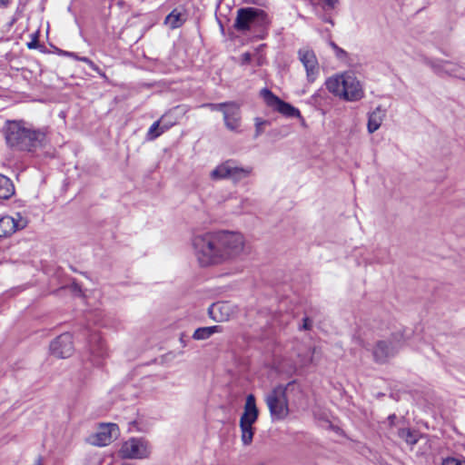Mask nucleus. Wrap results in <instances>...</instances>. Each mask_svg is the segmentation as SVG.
Listing matches in <instances>:
<instances>
[{"instance_id": "obj_1", "label": "nucleus", "mask_w": 465, "mask_h": 465, "mask_svg": "<svg viewBox=\"0 0 465 465\" xmlns=\"http://www.w3.org/2000/svg\"><path fill=\"white\" fill-rule=\"evenodd\" d=\"M5 143L15 151L35 153L47 144L45 129H35L24 120H7L3 127Z\"/></svg>"}, {"instance_id": "obj_2", "label": "nucleus", "mask_w": 465, "mask_h": 465, "mask_svg": "<svg viewBox=\"0 0 465 465\" xmlns=\"http://www.w3.org/2000/svg\"><path fill=\"white\" fill-rule=\"evenodd\" d=\"M193 255L202 267L221 264L216 232L197 234L192 239Z\"/></svg>"}, {"instance_id": "obj_3", "label": "nucleus", "mask_w": 465, "mask_h": 465, "mask_svg": "<svg viewBox=\"0 0 465 465\" xmlns=\"http://www.w3.org/2000/svg\"><path fill=\"white\" fill-rule=\"evenodd\" d=\"M325 84L329 92L347 101H359L364 95L360 82L351 72L330 77Z\"/></svg>"}, {"instance_id": "obj_4", "label": "nucleus", "mask_w": 465, "mask_h": 465, "mask_svg": "<svg viewBox=\"0 0 465 465\" xmlns=\"http://www.w3.org/2000/svg\"><path fill=\"white\" fill-rule=\"evenodd\" d=\"M264 10L255 7H242L237 10L233 27L238 32H247L252 28H265L269 25Z\"/></svg>"}, {"instance_id": "obj_5", "label": "nucleus", "mask_w": 465, "mask_h": 465, "mask_svg": "<svg viewBox=\"0 0 465 465\" xmlns=\"http://www.w3.org/2000/svg\"><path fill=\"white\" fill-rule=\"evenodd\" d=\"M221 262L233 260L241 255L244 249L242 234L230 231L216 232Z\"/></svg>"}, {"instance_id": "obj_6", "label": "nucleus", "mask_w": 465, "mask_h": 465, "mask_svg": "<svg viewBox=\"0 0 465 465\" xmlns=\"http://www.w3.org/2000/svg\"><path fill=\"white\" fill-rule=\"evenodd\" d=\"M404 341L405 336L401 331L391 333L386 340L378 341L372 350L374 361L380 364L386 363L398 353Z\"/></svg>"}, {"instance_id": "obj_7", "label": "nucleus", "mask_w": 465, "mask_h": 465, "mask_svg": "<svg viewBox=\"0 0 465 465\" xmlns=\"http://www.w3.org/2000/svg\"><path fill=\"white\" fill-rule=\"evenodd\" d=\"M287 388L279 385L265 396V402L273 420H284L289 414Z\"/></svg>"}, {"instance_id": "obj_8", "label": "nucleus", "mask_w": 465, "mask_h": 465, "mask_svg": "<svg viewBox=\"0 0 465 465\" xmlns=\"http://www.w3.org/2000/svg\"><path fill=\"white\" fill-rule=\"evenodd\" d=\"M252 172V167H242L231 159L219 164L210 175L213 180L230 179L233 183H238L250 176Z\"/></svg>"}, {"instance_id": "obj_9", "label": "nucleus", "mask_w": 465, "mask_h": 465, "mask_svg": "<svg viewBox=\"0 0 465 465\" xmlns=\"http://www.w3.org/2000/svg\"><path fill=\"white\" fill-rule=\"evenodd\" d=\"M260 95L262 97L263 101L269 107L272 108L282 115L291 118L302 117L299 109L292 106L291 104L282 101L269 89H262Z\"/></svg>"}, {"instance_id": "obj_10", "label": "nucleus", "mask_w": 465, "mask_h": 465, "mask_svg": "<svg viewBox=\"0 0 465 465\" xmlns=\"http://www.w3.org/2000/svg\"><path fill=\"white\" fill-rule=\"evenodd\" d=\"M120 453L125 459H146L151 454V447L143 438H132L122 445Z\"/></svg>"}, {"instance_id": "obj_11", "label": "nucleus", "mask_w": 465, "mask_h": 465, "mask_svg": "<svg viewBox=\"0 0 465 465\" xmlns=\"http://www.w3.org/2000/svg\"><path fill=\"white\" fill-rule=\"evenodd\" d=\"M425 64L429 65L432 71L442 76L449 75L465 80V72L463 68L456 64L447 60L426 58Z\"/></svg>"}, {"instance_id": "obj_12", "label": "nucleus", "mask_w": 465, "mask_h": 465, "mask_svg": "<svg viewBox=\"0 0 465 465\" xmlns=\"http://www.w3.org/2000/svg\"><path fill=\"white\" fill-rule=\"evenodd\" d=\"M51 354L56 358L65 359L74 352V343L72 334L64 332L55 338L50 343Z\"/></svg>"}, {"instance_id": "obj_13", "label": "nucleus", "mask_w": 465, "mask_h": 465, "mask_svg": "<svg viewBox=\"0 0 465 465\" xmlns=\"http://www.w3.org/2000/svg\"><path fill=\"white\" fill-rule=\"evenodd\" d=\"M301 63L306 70L307 80L313 83L320 73V66L317 57L312 49L302 48L298 51Z\"/></svg>"}, {"instance_id": "obj_14", "label": "nucleus", "mask_w": 465, "mask_h": 465, "mask_svg": "<svg viewBox=\"0 0 465 465\" xmlns=\"http://www.w3.org/2000/svg\"><path fill=\"white\" fill-rule=\"evenodd\" d=\"M118 433V427L116 424L108 423L102 424L97 432L91 436L90 442L96 446H106L114 438H116Z\"/></svg>"}, {"instance_id": "obj_15", "label": "nucleus", "mask_w": 465, "mask_h": 465, "mask_svg": "<svg viewBox=\"0 0 465 465\" xmlns=\"http://www.w3.org/2000/svg\"><path fill=\"white\" fill-rule=\"evenodd\" d=\"M259 416V410L256 406V401L253 394H249L246 397L243 413L240 418V425H252L256 422Z\"/></svg>"}, {"instance_id": "obj_16", "label": "nucleus", "mask_w": 465, "mask_h": 465, "mask_svg": "<svg viewBox=\"0 0 465 465\" xmlns=\"http://www.w3.org/2000/svg\"><path fill=\"white\" fill-rule=\"evenodd\" d=\"M233 312L234 310L229 302L213 303L208 309L209 316L215 322L228 321Z\"/></svg>"}, {"instance_id": "obj_17", "label": "nucleus", "mask_w": 465, "mask_h": 465, "mask_svg": "<svg viewBox=\"0 0 465 465\" xmlns=\"http://www.w3.org/2000/svg\"><path fill=\"white\" fill-rule=\"evenodd\" d=\"M240 108L234 102H230L229 105L223 110V120L225 126L232 131L239 127Z\"/></svg>"}, {"instance_id": "obj_18", "label": "nucleus", "mask_w": 465, "mask_h": 465, "mask_svg": "<svg viewBox=\"0 0 465 465\" xmlns=\"http://www.w3.org/2000/svg\"><path fill=\"white\" fill-rule=\"evenodd\" d=\"M90 354L95 359H102L107 355V348L99 334L94 333L89 340Z\"/></svg>"}, {"instance_id": "obj_19", "label": "nucleus", "mask_w": 465, "mask_h": 465, "mask_svg": "<svg viewBox=\"0 0 465 465\" xmlns=\"http://www.w3.org/2000/svg\"><path fill=\"white\" fill-rule=\"evenodd\" d=\"M386 116V110L381 106H377L372 112L368 114L367 129L370 134L376 132L381 125Z\"/></svg>"}, {"instance_id": "obj_20", "label": "nucleus", "mask_w": 465, "mask_h": 465, "mask_svg": "<svg viewBox=\"0 0 465 465\" xmlns=\"http://www.w3.org/2000/svg\"><path fill=\"white\" fill-rule=\"evenodd\" d=\"M17 229L18 224L13 217L3 216L0 218V238L11 235Z\"/></svg>"}, {"instance_id": "obj_21", "label": "nucleus", "mask_w": 465, "mask_h": 465, "mask_svg": "<svg viewBox=\"0 0 465 465\" xmlns=\"http://www.w3.org/2000/svg\"><path fill=\"white\" fill-rule=\"evenodd\" d=\"M222 331V327L219 325L209 326V327H200L197 328L193 334V339L196 341H204L209 339L212 335L217 332Z\"/></svg>"}, {"instance_id": "obj_22", "label": "nucleus", "mask_w": 465, "mask_h": 465, "mask_svg": "<svg viewBox=\"0 0 465 465\" xmlns=\"http://www.w3.org/2000/svg\"><path fill=\"white\" fill-rule=\"evenodd\" d=\"M15 193V187L12 181L5 175L0 174V200L9 199Z\"/></svg>"}, {"instance_id": "obj_23", "label": "nucleus", "mask_w": 465, "mask_h": 465, "mask_svg": "<svg viewBox=\"0 0 465 465\" xmlns=\"http://www.w3.org/2000/svg\"><path fill=\"white\" fill-rule=\"evenodd\" d=\"M184 21L182 14L174 9L165 17L164 22L166 25H169L172 29H175L182 26Z\"/></svg>"}, {"instance_id": "obj_24", "label": "nucleus", "mask_w": 465, "mask_h": 465, "mask_svg": "<svg viewBox=\"0 0 465 465\" xmlns=\"http://www.w3.org/2000/svg\"><path fill=\"white\" fill-rule=\"evenodd\" d=\"M169 128L168 125H161L160 121L154 122L148 130L147 139L154 140Z\"/></svg>"}, {"instance_id": "obj_25", "label": "nucleus", "mask_w": 465, "mask_h": 465, "mask_svg": "<svg viewBox=\"0 0 465 465\" xmlns=\"http://www.w3.org/2000/svg\"><path fill=\"white\" fill-rule=\"evenodd\" d=\"M242 431V441L243 445L248 446L252 442L254 429L252 425H240Z\"/></svg>"}, {"instance_id": "obj_26", "label": "nucleus", "mask_w": 465, "mask_h": 465, "mask_svg": "<svg viewBox=\"0 0 465 465\" xmlns=\"http://www.w3.org/2000/svg\"><path fill=\"white\" fill-rule=\"evenodd\" d=\"M398 435L409 445H415L418 441L417 434L410 429L399 430Z\"/></svg>"}, {"instance_id": "obj_27", "label": "nucleus", "mask_w": 465, "mask_h": 465, "mask_svg": "<svg viewBox=\"0 0 465 465\" xmlns=\"http://www.w3.org/2000/svg\"><path fill=\"white\" fill-rule=\"evenodd\" d=\"M255 121V134H254V138H257L259 137L263 132H264V127L266 125H269L270 124V122L267 121V120H263L260 117H256L254 119Z\"/></svg>"}, {"instance_id": "obj_28", "label": "nucleus", "mask_w": 465, "mask_h": 465, "mask_svg": "<svg viewBox=\"0 0 465 465\" xmlns=\"http://www.w3.org/2000/svg\"><path fill=\"white\" fill-rule=\"evenodd\" d=\"M230 102L226 103H220V104H203L201 105V107H207L210 108L212 111H221L223 113V110L229 105Z\"/></svg>"}, {"instance_id": "obj_29", "label": "nucleus", "mask_w": 465, "mask_h": 465, "mask_svg": "<svg viewBox=\"0 0 465 465\" xmlns=\"http://www.w3.org/2000/svg\"><path fill=\"white\" fill-rule=\"evenodd\" d=\"M441 465H465V458L446 457L442 459Z\"/></svg>"}, {"instance_id": "obj_30", "label": "nucleus", "mask_w": 465, "mask_h": 465, "mask_svg": "<svg viewBox=\"0 0 465 465\" xmlns=\"http://www.w3.org/2000/svg\"><path fill=\"white\" fill-rule=\"evenodd\" d=\"M331 45L335 50L336 56L338 58L342 59L343 57L347 56V53L343 49L339 47L335 43H331Z\"/></svg>"}, {"instance_id": "obj_31", "label": "nucleus", "mask_w": 465, "mask_h": 465, "mask_svg": "<svg viewBox=\"0 0 465 465\" xmlns=\"http://www.w3.org/2000/svg\"><path fill=\"white\" fill-rule=\"evenodd\" d=\"M302 321H303V323L300 327V330H304V331L311 330L312 326V321L309 317H304Z\"/></svg>"}, {"instance_id": "obj_32", "label": "nucleus", "mask_w": 465, "mask_h": 465, "mask_svg": "<svg viewBox=\"0 0 465 465\" xmlns=\"http://www.w3.org/2000/svg\"><path fill=\"white\" fill-rule=\"evenodd\" d=\"M75 59L84 62L85 64H87L88 65H90L93 68H94V66H95L94 62L92 60H90L88 57H78L76 55Z\"/></svg>"}, {"instance_id": "obj_33", "label": "nucleus", "mask_w": 465, "mask_h": 465, "mask_svg": "<svg viewBox=\"0 0 465 465\" xmlns=\"http://www.w3.org/2000/svg\"><path fill=\"white\" fill-rule=\"evenodd\" d=\"M242 63L249 64L252 61V54L250 53H244L242 55Z\"/></svg>"}, {"instance_id": "obj_34", "label": "nucleus", "mask_w": 465, "mask_h": 465, "mask_svg": "<svg viewBox=\"0 0 465 465\" xmlns=\"http://www.w3.org/2000/svg\"><path fill=\"white\" fill-rule=\"evenodd\" d=\"M186 335L184 333H181L180 335V342L182 343L183 347H185L187 345V340H186Z\"/></svg>"}, {"instance_id": "obj_35", "label": "nucleus", "mask_w": 465, "mask_h": 465, "mask_svg": "<svg viewBox=\"0 0 465 465\" xmlns=\"http://www.w3.org/2000/svg\"><path fill=\"white\" fill-rule=\"evenodd\" d=\"M37 42L35 40H33L27 44V47L29 49H34L36 47Z\"/></svg>"}, {"instance_id": "obj_36", "label": "nucleus", "mask_w": 465, "mask_h": 465, "mask_svg": "<svg viewBox=\"0 0 465 465\" xmlns=\"http://www.w3.org/2000/svg\"><path fill=\"white\" fill-rule=\"evenodd\" d=\"M9 5V0H0V6L6 7Z\"/></svg>"}, {"instance_id": "obj_37", "label": "nucleus", "mask_w": 465, "mask_h": 465, "mask_svg": "<svg viewBox=\"0 0 465 465\" xmlns=\"http://www.w3.org/2000/svg\"><path fill=\"white\" fill-rule=\"evenodd\" d=\"M64 55H67V56H70V57H74L75 58L76 57V54H74V53H70V52H64Z\"/></svg>"}, {"instance_id": "obj_38", "label": "nucleus", "mask_w": 465, "mask_h": 465, "mask_svg": "<svg viewBox=\"0 0 465 465\" xmlns=\"http://www.w3.org/2000/svg\"><path fill=\"white\" fill-rule=\"evenodd\" d=\"M34 465H42L41 459H38Z\"/></svg>"}, {"instance_id": "obj_39", "label": "nucleus", "mask_w": 465, "mask_h": 465, "mask_svg": "<svg viewBox=\"0 0 465 465\" xmlns=\"http://www.w3.org/2000/svg\"><path fill=\"white\" fill-rule=\"evenodd\" d=\"M393 418H395V415L390 416L391 420H393Z\"/></svg>"}, {"instance_id": "obj_40", "label": "nucleus", "mask_w": 465, "mask_h": 465, "mask_svg": "<svg viewBox=\"0 0 465 465\" xmlns=\"http://www.w3.org/2000/svg\"><path fill=\"white\" fill-rule=\"evenodd\" d=\"M393 418H395V415L390 416L391 420H393Z\"/></svg>"}, {"instance_id": "obj_41", "label": "nucleus", "mask_w": 465, "mask_h": 465, "mask_svg": "<svg viewBox=\"0 0 465 465\" xmlns=\"http://www.w3.org/2000/svg\"><path fill=\"white\" fill-rule=\"evenodd\" d=\"M393 418H395V415L390 416L391 420H393Z\"/></svg>"}]
</instances>
